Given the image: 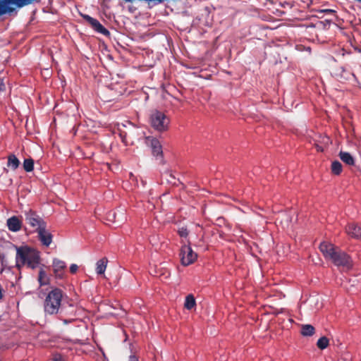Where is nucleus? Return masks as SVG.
<instances>
[{
	"label": "nucleus",
	"mask_w": 361,
	"mask_h": 361,
	"mask_svg": "<svg viewBox=\"0 0 361 361\" xmlns=\"http://www.w3.org/2000/svg\"><path fill=\"white\" fill-rule=\"evenodd\" d=\"M39 252L28 246L16 247V267L20 269L22 266L35 269L39 265Z\"/></svg>",
	"instance_id": "nucleus-1"
},
{
	"label": "nucleus",
	"mask_w": 361,
	"mask_h": 361,
	"mask_svg": "<svg viewBox=\"0 0 361 361\" xmlns=\"http://www.w3.org/2000/svg\"><path fill=\"white\" fill-rule=\"evenodd\" d=\"M320 251L326 259L333 262L337 267L349 268L350 267V257L331 243L323 242L319 245Z\"/></svg>",
	"instance_id": "nucleus-2"
},
{
	"label": "nucleus",
	"mask_w": 361,
	"mask_h": 361,
	"mask_svg": "<svg viewBox=\"0 0 361 361\" xmlns=\"http://www.w3.org/2000/svg\"><path fill=\"white\" fill-rule=\"evenodd\" d=\"M62 297L63 293L59 288H56L49 291L44 302L45 313L52 315L62 312Z\"/></svg>",
	"instance_id": "nucleus-3"
},
{
	"label": "nucleus",
	"mask_w": 361,
	"mask_h": 361,
	"mask_svg": "<svg viewBox=\"0 0 361 361\" xmlns=\"http://www.w3.org/2000/svg\"><path fill=\"white\" fill-rule=\"evenodd\" d=\"M149 122L154 130L164 132L169 128L170 119L164 113L154 110L150 114Z\"/></svg>",
	"instance_id": "nucleus-4"
},
{
	"label": "nucleus",
	"mask_w": 361,
	"mask_h": 361,
	"mask_svg": "<svg viewBox=\"0 0 361 361\" xmlns=\"http://www.w3.org/2000/svg\"><path fill=\"white\" fill-rule=\"evenodd\" d=\"M25 220L27 224L36 231L47 224L43 219L32 209L25 212Z\"/></svg>",
	"instance_id": "nucleus-5"
},
{
	"label": "nucleus",
	"mask_w": 361,
	"mask_h": 361,
	"mask_svg": "<svg viewBox=\"0 0 361 361\" xmlns=\"http://www.w3.org/2000/svg\"><path fill=\"white\" fill-rule=\"evenodd\" d=\"M180 260L183 266H188L192 264L197 259V254L193 252L191 247L188 245H184L180 250Z\"/></svg>",
	"instance_id": "nucleus-6"
},
{
	"label": "nucleus",
	"mask_w": 361,
	"mask_h": 361,
	"mask_svg": "<svg viewBox=\"0 0 361 361\" xmlns=\"http://www.w3.org/2000/svg\"><path fill=\"white\" fill-rule=\"evenodd\" d=\"M82 18L85 20L92 26L94 31L98 33L102 34L104 36H109L110 32L105 28L97 19L90 16L87 14L81 15Z\"/></svg>",
	"instance_id": "nucleus-7"
},
{
	"label": "nucleus",
	"mask_w": 361,
	"mask_h": 361,
	"mask_svg": "<svg viewBox=\"0 0 361 361\" xmlns=\"http://www.w3.org/2000/svg\"><path fill=\"white\" fill-rule=\"evenodd\" d=\"M125 212V209L122 207L117 209L116 211H111L107 214V220L120 225L126 219Z\"/></svg>",
	"instance_id": "nucleus-8"
},
{
	"label": "nucleus",
	"mask_w": 361,
	"mask_h": 361,
	"mask_svg": "<svg viewBox=\"0 0 361 361\" xmlns=\"http://www.w3.org/2000/svg\"><path fill=\"white\" fill-rule=\"evenodd\" d=\"M36 231L38 233V238L42 244L46 247L49 246L52 242L53 236L51 233L47 229V224Z\"/></svg>",
	"instance_id": "nucleus-9"
},
{
	"label": "nucleus",
	"mask_w": 361,
	"mask_h": 361,
	"mask_svg": "<svg viewBox=\"0 0 361 361\" xmlns=\"http://www.w3.org/2000/svg\"><path fill=\"white\" fill-rule=\"evenodd\" d=\"M147 143L152 148V154L154 156H161L162 155V147L160 142L154 137H147Z\"/></svg>",
	"instance_id": "nucleus-10"
},
{
	"label": "nucleus",
	"mask_w": 361,
	"mask_h": 361,
	"mask_svg": "<svg viewBox=\"0 0 361 361\" xmlns=\"http://www.w3.org/2000/svg\"><path fill=\"white\" fill-rule=\"evenodd\" d=\"M6 225L9 231L18 232L21 228L22 223L18 217L13 216L7 219Z\"/></svg>",
	"instance_id": "nucleus-11"
},
{
	"label": "nucleus",
	"mask_w": 361,
	"mask_h": 361,
	"mask_svg": "<svg viewBox=\"0 0 361 361\" xmlns=\"http://www.w3.org/2000/svg\"><path fill=\"white\" fill-rule=\"evenodd\" d=\"M345 230L351 237L361 239V225L352 223L348 225Z\"/></svg>",
	"instance_id": "nucleus-12"
},
{
	"label": "nucleus",
	"mask_w": 361,
	"mask_h": 361,
	"mask_svg": "<svg viewBox=\"0 0 361 361\" xmlns=\"http://www.w3.org/2000/svg\"><path fill=\"white\" fill-rule=\"evenodd\" d=\"M13 2V0H0V16L15 11V8L12 6Z\"/></svg>",
	"instance_id": "nucleus-13"
},
{
	"label": "nucleus",
	"mask_w": 361,
	"mask_h": 361,
	"mask_svg": "<svg viewBox=\"0 0 361 361\" xmlns=\"http://www.w3.org/2000/svg\"><path fill=\"white\" fill-rule=\"evenodd\" d=\"M52 265L56 277L61 279L63 276V270L66 268V263L62 260L54 259Z\"/></svg>",
	"instance_id": "nucleus-14"
},
{
	"label": "nucleus",
	"mask_w": 361,
	"mask_h": 361,
	"mask_svg": "<svg viewBox=\"0 0 361 361\" xmlns=\"http://www.w3.org/2000/svg\"><path fill=\"white\" fill-rule=\"evenodd\" d=\"M20 164V160L14 154H11L8 157L7 166L11 170H16Z\"/></svg>",
	"instance_id": "nucleus-15"
},
{
	"label": "nucleus",
	"mask_w": 361,
	"mask_h": 361,
	"mask_svg": "<svg viewBox=\"0 0 361 361\" xmlns=\"http://www.w3.org/2000/svg\"><path fill=\"white\" fill-rule=\"evenodd\" d=\"M339 157L342 161L349 166L355 164V159L349 152L341 151L339 152Z\"/></svg>",
	"instance_id": "nucleus-16"
},
{
	"label": "nucleus",
	"mask_w": 361,
	"mask_h": 361,
	"mask_svg": "<svg viewBox=\"0 0 361 361\" xmlns=\"http://www.w3.org/2000/svg\"><path fill=\"white\" fill-rule=\"evenodd\" d=\"M107 264L106 258L101 259L97 262L96 272L97 274H102L105 272Z\"/></svg>",
	"instance_id": "nucleus-17"
},
{
	"label": "nucleus",
	"mask_w": 361,
	"mask_h": 361,
	"mask_svg": "<svg viewBox=\"0 0 361 361\" xmlns=\"http://www.w3.org/2000/svg\"><path fill=\"white\" fill-rule=\"evenodd\" d=\"M314 333V328L311 324H303L301 327V334L303 336H311Z\"/></svg>",
	"instance_id": "nucleus-18"
},
{
	"label": "nucleus",
	"mask_w": 361,
	"mask_h": 361,
	"mask_svg": "<svg viewBox=\"0 0 361 361\" xmlns=\"http://www.w3.org/2000/svg\"><path fill=\"white\" fill-rule=\"evenodd\" d=\"M196 305L195 299L194 296L191 294L186 296L185 300L184 306L187 310H191Z\"/></svg>",
	"instance_id": "nucleus-19"
},
{
	"label": "nucleus",
	"mask_w": 361,
	"mask_h": 361,
	"mask_svg": "<svg viewBox=\"0 0 361 361\" xmlns=\"http://www.w3.org/2000/svg\"><path fill=\"white\" fill-rule=\"evenodd\" d=\"M23 166L26 172L32 171L34 169V160L31 158L25 159Z\"/></svg>",
	"instance_id": "nucleus-20"
},
{
	"label": "nucleus",
	"mask_w": 361,
	"mask_h": 361,
	"mask_svg": "<svg viewBox=\"0 0 361 361\" xmlns=\"http://www.w3.org/2000/svg\"><path fill=\"white\" fill-rule=\"evenodd\" d=\"M331 171L335 175H339L342 171V164L338 161H334L331 164Z\"/></svg>",
	"instance_id": "nucleus-21"
},
{
	"label": "nucleus",
	"mask_w": 361,
	"mask_h": 361,
	"mask_svg": "<svg viewBox=\"0 0 361 361\" xmlns=\"http://www.w3.org/2000/svg\"><path fill=\"white\" fill-rule=\"evenodd\" d=\"M38 281L41 286L46 285L48 283V279L47 276V274H46L45 271L43 270L42 269H41L39 272Z\"/></svg>",
	"instance_id": "nucleus-22"
},
{
	"label": "nucleus",
	"mask_w": 361,
	"mask_h": 361,
	"mask_svg": "<svg viewBox=\"0 0 361 361\" xmlns=\"http://www.w3.org/2000/svg\"><path fill=\"white\" fill-rule=\"evenodd\" d=\"M317 345L319 348L322 350L325 349L329 345V340L325 336L321 337L317 341Z\"/></svg>",
	"instance_id": "nucleus-23"
},
{
	"label": "nucleus",
	"mask_w": 361,
	"mask_h": 361,
	"mask_svg": "<svg viewBox=\"0 0 361 361\" xmlns=\"http://www.w3.org/2000/svg\"><path fill=\"white\" fill-rule=\"evenodd\" d=\"M118 131H119V136L122 140V142L123 143H126V137H127V132L123 130L121 128V125L118 124Z\"/></svg>",
	"instance_id": "nucleus-24"
},
{
	"label": "nucleus",
	"mask_w": 361,
	"mask_h": 361,
	"mask_svg": "<svg viewBox=\"0 0 361 361\" xmlns=\"http://www.w3.org/2000/svg\"><path fill=\"white\" fill-rule=\"evenodd\" d=\"M178 234L182 238H185L188 235V231L186 228L181 227L178 229Z\"/></svg>",
	"instance_id": "nucleus-25"
},
{
	"label": "nucleus",
	"mask_w": 361,
	"mask_h": 361,
	"mask_svg": "<svg viewBox=\"0 0 361 361\" xmlns=\"http://www.w3.org/2000/svg\"><path fill=\"white\" fill-rule=\"evenodd\" d=\"M167 176H169V178H166L167 181L171 184L176 185V177L172 173L167 174Z\"/></svg>",
	"instance_id": "nucleus-26"
},
{
	"label": "nucleus",
	"mask_w": 361,
	"mask_h": 361,
	"mask_svg": "<svg viewBox=\"0 0 361 361\" xmlns=\"http://www.w3.org/2000/svg\"><path fill=\"white\" fill-rule=\"evenodd\" d=\"M319 13H336V11L330 8H326V9H322L319 11Z\"/></svg>",
	"instance_id": "nucleus-27"
},
{
	"label": "nucleus",
	"mask_w": 361,
	"mask_h": 361,
	"mask_svg": "<svg viewBox=\"0 0 361 361\" xmlns=\"http://www.w3.org/2000/svg\"><path fill=\"white\" fill-rule=\"evenodd\" d=\"M78 265L75 264H72L70 267V271L71 273L74 274L76 272V271L78 270Z\"/></svg>",
	"instance_id": "nucleus-28"
},
{
	"label": "nucleus",
	"mask_w": 361,
	"mask_h": 361,
	"mask_svg": "<svg viewBox=\"0 0 361 361\" xmlns=\"http://www.w3.org/2000/svg\"><path fill=\"white\" fill-rule=\"evenodd\" d=\"M129 361H139V360L135 355H131L129 357Z\"/></svg>",
	"instance_id": "nucleus-29"
},
{
	"label": "nucleus",
	"mask_w": 361,
	"mask_h": 361,
	"mask_svg": "<svg viewBox=\"0 0 361 361\" xmlns=\"http://www.w3.org/2000/svg\"><path fill=\"white\" fill-rule=\"evenodd\" d=\"M53 361H63V358L61 355H57L54 356Z\"/></svg>",
	"instance_id": "nucleus-30"
},
{
	"label": "nucleus",
	"mask_w": 361,
	"mask_h": 361,
	"mask_svg": "<svg viewBox=\"0 0 361 361\" xmlns=\"http://www.w3.org/2000/svg\"><path fill=\"white\" fill-rule=\"evenodd\" d=\"M61 321L64 324H68L71 323L73 321V319H62Z\"/></svg>",
	"instance_id": "nucleus-31"
},
{
	"label": "nucleus",
	"mask_w": 361,
	"mask_h": 361,
	"mask_svg": "<svg viewBox=\"0 0 361 361\" xmlns=\"http://www.w3.org/2000/svg\"><path fill=\"white\" fill-rule=\"evenodd\" d=\"M121 126H122V127H123V128H127V126H128L133 127V126L132 123H130V122H127V123H126V124L121 123Z\"/></svg>",
	"instance_id": "nucleus-32"
},
{
	"label": "nucleus",
	"mask_w": 361,
	"mask_h": 361,
	"mask_svg": "<svg viewBox=\"0 0 361 361\" xmlns=\"http://www.w3.org/2000/svg\"><path fill=\"white\" fill-rule=\"evenodd\" d=\"M316 148H317V151H319V152L324 151V148L317 144L316 145Z\"/></svg>",
	"instance_id": "nucleus-33"
}]
</instances>
